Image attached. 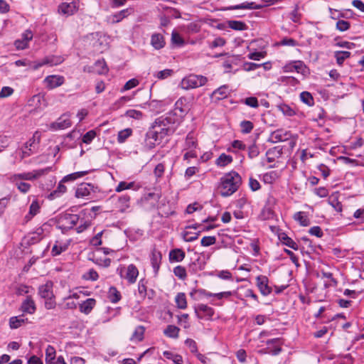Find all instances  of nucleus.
<instances>
[{
  "label": "nucleus",
  "instance_id": "1",
  "mask_svg": "<svg viewBox=\"0 0 364 364\" xmlns=\"http://www.w3.org/2000/svg\"><path fill=\"white\" fill-rule=\"evenodd\" d=\"M242 183L241 176L236 171H232L225 173L221 178L218 186L220 193L228 197L235 193Z\"/></svg>",
  "mask_w": 364,
  "mask_h": 364
},
{
  "label": "nucleus",
  "instance_id": "2",
  "mask_svg": "<svg viewBox=\"0 0 364 364\" xmlns=\"http://www.w3.org/2000/svg\"><path fill=\"white\" fill-rule=\"evenodd\" d=\"M207 77L203 75H190L181 81L183 89L188 90L201 87L207 82Z\"/></svg>",
  "mask_w": 364,
  "mask_h": 364
},
{
  "label": "nucleus",
  "instance_id": "3",
  "mask_svg": "<svg viewBox=\"0 0 364 364\" xmlns=\"http://www.w3.org/2000/svg\"><path fill=\"white\" fill-rule=\"evenodd\" d=\"M194 311L199 319L211 320L215 311L206 304H200L194 306Z\"/></svg>",
  "mask_w": 364,
  "mask_h": 364
},
{
  "label": "nucleus",
  "instance_id": "4",
  "mask_svg": "<svg viewBox=\"0 0 364 364\" xmlns=\"http://www.w3.org/2000/svg\"><path fill=\"white\" fill-rule=\"evenodd\" d=\"M282 341L280 338H273L268 340L267 344L268 347L264 350H261L260 353H269L272 355H277L282 351Z\"/></svg>",
  "mask_w": 364,
  "mask_h": 364
},
{
  "label": "nucleus",
  "instance_id": "5",
  "mask_svg": "<svg viewBox=\"0 0 364 364\" xmlns=\"http://www.w3.org/2000/svg\"><path fill=\"white\" fill-rule=\"evenodd\" d=\"M256 282L257 286L263 296H267L272 293V289L269 286V279L266 276H257L256 277Z\"/></svg>",
  "mask_w": 364,
  "mask_h": 364
},
{
  "label": "nucleus",
  "instance_id": "6",
  "mask_svg": "<svg viewBox=\"0 0 364 364\" xmlns=\"http://www.w3.org/2000/svg\"><path fill=\"white\" fill-rule=\"evenodd\" d=\"M60 220L65 228L72 229L78 223L80 217L75 214L66 213Z\"/></svg>",
  "mask_w": 364,
  "mask_h": 364
},
{
  "label": "nucleus",
  "instance_id": "7",
  "mask_svg": "<svg viewBox=\"0 0 364 364\" xmlns=\"http://www.w3.org/2000/svg\"><path fill=\"white\" fill-rule=\"evenodd\" d=\"M77 10L76 1L63 2L58 6V11L66 16L73 15Z\"/></svg>",
  "mask_w": 364,
  "mask_h": 364
},
{
  "label": "nucleus",
  "instance_id": "8",
  "mask_svg": "<svg viewBox=\"0 0 364 364\" xmlns=\"http://www.w3.org/2000/svg\"><path fill=\"white\" fill-rule=\"evenodd\" d=\"M176 122V117L171 113L168 116H161L156 119L154 122V124L159 125L163 127H173V124Z\"/></svg>",
  "mask_w": 364,
  "mask_h": 364
},
{
  "label": "nucleus",
  "instance_id": "9",
  "mask_svg": "<svg viewBox=\"0 0 364 364\" xmlns=\"http://www.w3.org/2000/svg\"><path fill=\"white\" fill-rule=\"evenodd\" d=\"M45 82L49 89H53L64 83V77L60 75H50L46 77Z\"/></svg>",
  "mask_w": 364,
  "mask_h": 364
},
{
  "label": "nucleus",
  "instance_id": "10",
  "mask_svg": "<svg viewBox=\"0 0 364 364\" xmlns=\"http://www.w3.org/2000/svg\"><path fill=\"white\" fill-rule=\"evenodd\" d=\"M38 294L43 299L54 297L53 292V282H47L45 284L39 287Z\"/></svg>",
  "mask_w": 364,
  "mask_h": 364
},
{
  "label": "nucleus",
  "instance_id": "11",
  "mask_svg": "<svg viewBox=\"0 0 364 364\" xmlns=\"http://www.w3.org/2000/svg\"><path fill=\"white\" fill-rule=\"evenodd\" d=\"M161 259H162V255H161V252L154 249L151 252V266L153 267L155 276L157 275V274L159 272Z\"/></svg>",
  "mask_w": 364,
  "mask_h": 364
},
{
  "label": "nucleus",
  "instance_id": "12",
  "mask_svg": "<svg viewBox=\"0 0 364 364\" xmlns=\"http://www.w3.org/2000/svg\"><path fill=\"white\" fill-rule=\"evenodd\" d=\"M21 309L23 312L33 314L35 313L36 307L34 301L31 296H28L23 301Z\"/></svg>",
  "mask_w": 364,
  "mask_h": 364
},
{
  "label": "nucleus",
  "instance_id": "13",
  "mask_svg": "<svg viewBox=\"0 0 364 364\" xmlns=\"http://www.w3.org/2000/svg\"><path fill=\"white\" fill-rule=\"evenodd\" d=\"M282 148L280 146H274L268 149L266 152L267 161L274 162L276 159L279 158L282 154Z\"/></svg>",
  "mask_w": 364,
  "mask_h": 364
},
{
  "label": "nucleus",
  "instance_id": "14",
  "mask_svg": "<svg viewBox=\"0 0 364 364\" xmlns=\"http://www.w3.org/2000/svg\"><path fill=\"white\" fill-rule=\"evenodd\" d=\"M62 62V59L60 57H48L42 60L41 63H37L33 65V69L37 70L40 67L44 65H49L50 66L56 65L58 64H60Z\"/></svg>",
  "mask_w": 364,
  "mask_h": 364
},
{
  "label": "nucleus",
  "instance_id": "15",
  "mask_svg": "<svg viewBox=\"0 0 364 364\" xmlns=\"http://www.w3.org/2000/svg\"><path fill=\"white\" fill-rule=\"evenodd\" d=\"M96 304V300L92 298L86 299L79 306L80 311L85 314H89Z\"/></svg>",
  "mask_w": 364,
  "mask_h": 364
},
{
  "label": "nucleus",
  "instance_id": "16",
  "mask_svg": "<svg viewBox=\"0 0 364 364\" xmlns=\"http://www.w3.org/2000/svg\"><path fill=\"white\" fill-rule=\"evenodd\" d=\"M186 256L185 252L181 249H173L169 252V260L171 262H179L184 259Z\"/></svg>",
  "mask_w": 364,
  "mask_h": 364
},
{
  "label": "nucleus",
  "instance_id": "17",
  "mask_svg": "<svg viewBox=\"0 0 364 364\" xmlns=\"http://www.w3.org/2000/svg\"><path fill=\"white\" fill-rule=\"evenodd\" d=\"M93 186L90 183H82L76 190L77 198H82L89 196L92 191Z\"/></svg>",
  "mask_w": 364,
  "mask_h": 364
},
{
  "label": "nucleus",
  "instance_id": "18",
  "mask_svg": "<svg viewBox=\"0 0 364 364\" xmlns=\"http://www.w3.org/2000/svg\"><path fill=\"white\" fill-rule=\"evenodd\" d=\"M228 87L227 85L220 86L213 92L211 97L215 100H220L228 97Z\"/></svg>",
  "mask_w": 364,
  "mask_h": 364
},
{
  "label": "nucleus",
  "instance_id": "19",
  "mask_svg": "<svg viewBox=\"0 0 364 364\" xmlns=\"http://www.w3.org/2000/svg\"><path fill=\"white\" fill-rule=\"evenodd\" d=\"M139 275V271L134 264H129L127 267V271L125 278L128 280V282L131 284H133L136 282V278Z\"/></svg>",
  "mask_w": 364,
  "mask_h": 364
},
{
  "label": "nucleus",
  "instance_id": "20",
  "mask_svg": "<svg viewBox=\"0 0 364 364\" xmlns=\"http://www.w3.org/2000/svg\"><path fill=\"white\" fill-rule=\"evenodd\" d=\"M40 205L37 200H33L30 207H29V212L25 216V221L27 223L29 220H31V218L37 215L40 210Z\"/></svg>",
  "mask_w": 364,
  "mask_h": 364
},
{
  "label": "nucleus",
  "instance_id": "21",
  "mask_svg": "<svg viewBox=\"0 0 364 364\" xmlns=\"http://www.w3.org/2000/svg\"><path fill=\"white\" fill-rule=\"evenodd\" d=\"M190 296L194 300H199L203 297H211L213 296V294L207 291L205 289H199L192 290L190 293Z\"/></svg>",
  "mask_w": 364,
  "mask_h": 364
},
{
  "label": "nucleus",
  "instance_id": "22",
  "mask_svg": "<svg viewBox=\"0 0 364 364\" xmlns=\"http://www.w3.org/2000/svg\"><path fill=\"white\" fill-rule=\"evenodd\" d=\"M146 139H152L154 140L153 142L150 141V147L152 148L154 146L156 141H161L162 138L160 137V135L159 134L156 129L153 125L151 129L146 133Z\"/></svg>",
  "mask_w": 364,
  "mask_h": 364
},
{
  "label": "nucleus",
  "instance_id": "23",
  "mask_svg": "<svg viewBox=\"0 0 364 364\" xmlns=\"http://www.w3.org/2000/svg\"><path fill=\"white\" fill-rule=\"evenodd\" d=\"M264 7V5L257 4L255 2H243L242 4L235 5L232 7L233 9H259Z\"/></svg>",
  "mask_w": 364,
  "mask_h": 364
},
{
  "label": "nucleus",
  "instance_id": "24",
  "mask_svg": "<svg viewBox=\"0 0 364 364\" xmlns=\"http://www.w3.org/2000/svg\"><path fill=\"white\" fill-rule=\"evenodd\" d=\"M55 355L56 351L55 348L50 345H48L46 349V363L55 364Z\"/></svg>",
  "mask_w": 364,
  "mask_h": 364
},
{
  "label": "nucleus",
  "instance_id": "25",
  "mask_svg": "<svg viewBox=\"0 0 364 364\" xmlns=\"http://www.w3.org/2000/svg\"><path fill=\"white\" fill-rule=\"evenodd\" d=\"M92 69L93 72L99 75L105 74L108 71V68L104 60H97L92 67Z\"/></svg>",
  "mask_w": 364,
  "mask_h": 364
},
{
  "label": "nucleus",
  "instance_id": "26",
  "mask_svg": "<svg viewBox=\"0 0 364 364\" xmlns=\"http://www.w3.org/2000/svg\"><path fill=\"white\" fill-rule=\"evenodd\" d=\"M9 179L11 182L14 183L17 180H28V181L35 180V176H33V172H28V173L14 174L10 177Z\"/></svg>",
  "mask_w": 364,
  "mask_h": 364
},
{
  "label": "nucleus",
  "instance_id": "27",
  "mask_svg": "<svg viewBox=\"0 0 364 364\" xmlns=\"http://www.w3.org/2000/svg\"><path fill=\"white\" fill-rule=\"evenodd\" d=\"M151 45L156 49L162 48L165 45L164 36L159 33L153 34L151 36Z\"/></svg>",
  "mask_w": 364,
  "mask_h": 364
},
{
  "label": "nucleus",
  "instance_id": "28",
  "mask_svg": "<svg viewBox=\"0 0 364 364\" xmlns=\"http://www.w3.org/2000/svg\"><path fill=\"white\" fill-rule=\"evenodd\" d=\"M163 355L166 359L172 360L173 364H183V358L179 354L166 350L163 353Z\"/></svg>",
  "mask_w": 364,
  "mask_h": 364
},
{
  "label": "nucleus",
  "instance_id": "29",
  "mask_svg": "<svg viewBox=\"0 0 364 364\" xmlns=\"http://www.w3.org/2000/svg\"><path fill=\"white\" fill-rule=\"evenodd\" d=\"M294 218L295 220L298 221L301 226L306 227L310 225V220L304 212L299 211L296 213L294 215Z\"/></svg>",
  "mask_w": 364,
  "mask_h": 364
},
{
  "label": "nucleus",
  "instance_id": "30",
  "mask_svg": "<svg viewBox=\"0 0 364 364\" xmlns=\"http://www.w3.org/2000/svg\"><path fill=\"white\" fill-rule=\"evenodd\" d=\"M180 328L174 325H168L164 329V333L165 336L172 338H177L178 337V333Z\"/></svg>",
  "mask_w": 364,
  "mask_h": 364
},
{
  "label": "nucleus",
  "instance_id": "31",
  "mask_svg": "<svg viewBox=\"0 0 364 364\" xmlns=\"http://www.w3.org/2000/svg\"><path fill=\"white\" fill-rule=\"evenodd\" d=\"M290 135L291 134L289 132L282 129H277L272 133V136L276 141H282L287 140Z\"/></svg>",
  "mask_w": 364,
  "mask_h": 364
},
{
  "label": "nucleus",
  "instance_id": "32",
  "mask_svg": "<svg viewBox=\"0 0 364 364\" xmlns=\"http://www.w3.org/2000/svg\"><path fill=\"white\" fill-rule=\"evenodd\" d=\"M280 240L289 247L293 250H298L299 247L296 242H294L291 238L287 236L285 233H282L279 236Z\"/></svg>",
  "mask_w": 364,
  "mask_h": 364
},
{
  "label": "nucleus",
  "instance_id": "33",
  "mask_svg": "<svg viewBox=\"0 0 364 364\" xmlns=\"http://www.w3.org/2000/svg\"><path fill=\"white\" fill-rule=\"evenodd\" d=\"M130 198L127 195H123L118 199L117 206L119 211L124 212L129 207Z\"/></svg>",
  "mask_w": 364,
  "mask_h": 364
},
{
  "label": "nucleus",
  "instance_id": "34",
  "mask_svg": "<svg viewBox=\"0 0 364 364\" xmlns=\"http://www.w3.org/2000/svg\"><path fill=\"white\" fill-rule=\"evenodd\" d=\"M108 298L112 303H117L121 299V294L114 287H111L108 291Z\"/></svg>",
  "mask_w": 364,
  "mask_h": 364
},
{
  "label": "nucleus",
  "instance_id": "35",
  "mask_svg": "<svg viewBox=\"0 0 364 364\" xmlns=\"http://www.w3.org/2000/svg\"><path fill=\"white\" fill-rule=\"evenodd\" d=\"M154 126L156 129L159 134L160 135V137L162 139H164L166 136H169V135L172 134L175 131L174 127H170V128L163 127L159 125L154 124Z\"/></svg>",
  "mask_w": 364,
  "mask_h": 364
},
{
  "label": "nucleus",
  "instance_id": "36",
  "mask_svg": "<svg viewBox=\"0 0 364 364\" xmlns=\"http://www.w3.org/2000/svg\"><path fill=\"white\" fill-rule=\"evenodd\" d=\"M232 161V157L225 154H222L217 159L215 164L220 167H224Z\"/></svg>",
  "mask_w": 364,
  "mask_h": 364
},
{
  "label": "nucleus",
  "instance_id": "37",
  "mask_svg": "<svg viewBox=\"0 0 364 364\" xmlns=\"http://www.w3.org/2000/svg\"><path fill=\"white\" fill-rule=\"evenodd\" d=\"M175 301L178 309H185L187 307V301L184 293H178L176 296Z\"/></svg>",
  "mask_w": 364,
  "mask_h": 364
},
{
  "label": "nucleus",
  "instance_id": "38",
  "mask_svg": "<svg viewBox=\"0 0 364 364\" xmlns=\"http://www.w3.org/2000/svg\"><path fill=\"white\" fill-rule=\"evenodd\" d=\"M88 173H89V171H87L75 172V173H73L65 176L62 179V181L63 182L73 181L77 179L78 178L85 176Z\"/></svg>",
  "mask_w": 364,
  "mask_h": 364
},
{
  "label": "nucleus",
  "instance_id": "39",
  "mask_svg": "<svg viewBox=\"0 0 364 364\" xmlns=\"http://www.w3.org/2000/svg\"><path fill=\"white\" fill-rule=\"evenodd\" d=\"M144 331H145V328H144V326H137L135 328V330L131 337V340L132 341H142L144 338Z\"/></svg>",
  "mask_w": 364,
  "mask_h": 364
},
{
  "label": "nucleus",
  "instance_id": "40",
  "mask_svg": "<svg viewBox=\"0 0 364 364\" xmlns=\"http://www.w3.org/2000/svg\"><path fill=\"white\" fill-rule=\"evenodd\" d=\"M350 56V53L348 51H336L334 53V57L336 59V62L339 65H341L344 60Z\"/></svg>",
  "mask_w": 364,
  "mask_h": 364
},
{
  "label": "nucleus",
  "instance_id": "41",
  "mask_svg": "<svg viewBox=\"0 0 364 364\" xmlns=\"http://www.w3.org/2000/svg\"><path fill=\"white\" fill-rule=\"evenodd\" d=\"M64 182H63L62 181L60 182V183L58 184L57 188L53 191V192H51L48 196V198L50 199H53L55 198V197H58L60 196L61 194L65 193L66 190H67V188L65 185H63Z\"/></svg>",
  "mask_w": 364,
  "mask_h": 364
},
{
  "label": "nucleus",
  "instance_id": "42",
  "mask_svg": "<svg viewBox=\"0 0 364 364\" xmlns=\"http://www.w3.org/2000/svg\"><path fill=\"white\" fill-rule=\"evenodd\" d=\"M132 134V130L127 128L118 132L117 141L120 144L124 143Z\"/></svg>",
  "mask_w": 364,
  "mask_h": 364
},
{
  "label": "nucleus",
  "instance_id": "43",
  "mask_svg": "<svg viewBox=\"0 0 364 364\" xmlns=\"http://www.w3.org/2000/svg\"><path fill=\"white\" fill-rule=\"evenodd\" d=\"M171 42L173 45L181 47L184 45V40L183 38L180 36V34L176 31H173L171 34Z\"/></svg>",
  "mask_w": 364,
  "mask_h": 364
},
{
  "label": "nucleus",
  "instance_id": "44",
  "mask_svg": "<svg viewBox=\"0 0 364 364\" xmlns=\"http://www.w3.org/2000/svg\"><path fill=\"white\" fill-rule=\"evenodd\" d=\"M173 274L181 280H185L187 277L186 269L184 267L178 265L173 269Z\"/></svg>",
  "mask_w": 364,
  "mask_h": 364
},
{
  "label": "nucleus",
  "instance_id": "45",
  "mask_svg": "<svg viewBox=\"0 0 364 364\" xmlns=\"http://www.w3.org/2000/svg\"><path fill=\"white\" fill-rule=\"evenodd\" d=\"M277 107L285 116L292 117L296 114L295 111L288 105L282 104L278 105Z\"/></svg>",
  "mask_w": 364,
  "mask_h": 364
},
{
  "label": "nucleus",
  "instance_id": "46",
  "mask_svg": "<svg viewBox=\"0 0 364 364\" xmlns=\"http://www.w3.org/2000/svg\"><path fill=\"white\" fill-rule=\"evenodd\" d=\"M329 204L337 211H342V204L338 201L337 196L335 195H331L328 198Z\"/></svg>",
  "mask_w": 364,
  "mask_h": 364
},
{
  "label": "nucleus",
  "instance_id": "47",
  "mask_svg": "<svg viewBox=\"0 0 364 364\" xmlns=\"http://www.w3.org/2000/svg\"><path fill=\"white\" fill-rule=\"evenodd\" d=\"M196 140L193 137V134L189 133L186 139L185 149H194L196 147Z\"/></svg>",
  "mask_w": 364,
  "mask_h": 364
},
{
  "label": "nucleus",
  "instance_id": "48",
  "mask_svg": "<svg viewBox=\"0 0 364 364\" xmlns=\"http://www.w3.org/2000/svg\"><path fill=\"white\" fill-rule=\"evenodd\" d=\"M241 132L243 134H249L254 128L253 123L248 120H244L240 122Z\"/></svg>",
  "mask_w": 364,
  "mask_h": 364
},
{
  "label": "nucleus",
  "instance_id": "49",
  "mask_svg": "<svg viewBox=\"0 0 364 364\" xmlns=\"http://www.w3.org/2000/svg\"><path fill=\"white\" fill-rule=\"evenodd\" d=\"M201 231H198L196 233H192L188 230L183 232V238L186 242H193L198 239Z\"/></svg>",
  "mask_w": 364,
  "mask_h": 364
},
{
  "label": "nucleus",
  "instance_id": "50",
  "mask_svg": "<svg viewBox=\"0 0 364 364\" xmlns=\"http://www.w3.org/2000/svg\"><path fill=\"white\" fill-rule=\"evenodd\" d=\"M173 73V70L171 69H165L164 70H161L156 74H154V77H157L159 80H164L167 77L172 75Z\"/></svg>",
  "mask_w": 364,
  "mask_h": 364
},
{
  "label": "nucleus",
  "instance_id": "51",
  "mask_svg": "<svg viewBox=\"0 0 364 364\" xmlns=\"http://www.w3.org/2000/svg\"><path fill=\"white\" fill-rule=\"evenodd\" d=\"M301 100L308 105L314 104V98L312 95L308 92H302L300 94Z\"/></svg>",
  "mask_w": 364,
  "mask_h": 364
},
{
  "label": "nucleus",
  "instance_id": "52",
  "mask_svg": "<svg viewBox=\"0 0 364 364\" xmlns=\"http://www.w3.org/2000/svg\"><path fill=\"white\" fill-rule=\"evenodd\" d=\"M216 242L215 236H205L201 239L200 244L203 247H208Z\"/></svg>",
  "mask_w": 364,
  "mask_h": 364
},
{
  "label": "nucleus",
  "instance_id": "53",
  "mask_svg": "<svg viewBox=\"0 0 364 364\" xmlns=\"http://www.w3.org/2000/svg\"><path fill=\"white\" fill-rule=\"evenodd\" d=\"M56 125L58 129H64L71 126V121L68 118H63L60 117L58 119V122L56 123Z\"/></svg>",
  "mask_w": 364,
  "mask_h": 364
},
{
  "label": "nucleus",
  "instance_id": "54",
  "mask_svg": "<svg viewBox=\"0 0 364 364\" xmlns=\"http://www.w3.org/2000/svg\"><path fill=\"white\" fill-rule=\"evenodd\" d=\"M139 85V80L135 79V78H133V79H131L129 80H128L125 84L123 86V87L122 88L121 90V92H124V91H127V90H129L133 87H136L137 85Z\"/></svg>",
  "mask_w": 364,
  "mask_h": 364
},
{
  "label": "nucleus",
  "instance_id": "55",
  "mask_svg": "<svg viewBox=\"0 0 364 364\" xmlns=\"http://www.w3.org/2000/svg\"><path fill=\"white\" fill-rule=\"evenodd\" d=\"M95 131L90 130L83 135L82 141L83 143L88 144L91 143V141L95 139Z\"/></svg>",
  "mask_w": 364,
  "mask_h": 364
},
{
  "label": "nucleus",
  "instance_id": "56",
  "mask_svg": "<svg viewBox=\"0 0 364 364\" xmlns=\"http://www.w3.org/2000/svg\"><path fill=\"white\" fill-rule=\"evenodd\" d=\"M134 186V182L127 183L125 181H121L117 186L115 191L117 192H121L124 190L130 189Z\"/></svg>",
  "mask_w": 364,
  "mask_h": 364
},
{
  "label": "nucleus",
  "instance_id": "57",
  "mask_svg": "<svg viewBox=\"0 0 364 364\" xmlns=\"http://www.w3.org/2000/svg\"><path fill=\"white\" fill-rule=\"evenodd\" d=\"M244 103L253 108H257L259 107L258 100L255 97H249L245 99Z\"/></svg>",
  "mask_w": 364,
  "mask_h": 364
},
{
  "label": "nucleus",
  "instance_id": "58",
  "mask_svg": "<svg viewBox=\"0 0 364 364\" xmlns=\"http://www.w3.org/2000/svg\"><path fill=\"white\" fill-rule=\"evenodd\" d=\"M24 322L23 318H18L16 316L11 317L9 320L11 328H17Z\"/></svg>",
  "mask_w": 364,
  "mask_h": 364
},
{
  "label": "nucleus",
  "instance_id": "59",
  "mask_svg": "<svg viewBox=\"0 0 364 364\" xmlns=\"http://www.w3.org/2000/svg\"><path fill=\"white\" fill-rule=\"evenodd\" d=\"M67 249V246L59 245L57 242L53 245L51 250V254L53 256H57L60 255L63 252L65 251Z\"/></svg>",
  "mask_w": 364,
  "mask_h": 364
},
{
  "label": "nucleus",
  "instance_id": "60",
  "mask_svg": "<svg viewBox=\"0 0 364 364\" xmlns=\"http://www.w3.org/2000/svg\"><path fill=\"white\" fill-rule=\"evenodd\" d=\"M125 115L127 117L134 118L136 119H139L142 117V112L135 109H129L126 112Z\"/></svg>",
  "mask_w": 364,
  "mask_h": 364
},
{
  "label": "nucleus",
  "instance_id": "61",
  "mask_svg": "<svg viewBox=\"0 0 364 364\" xmlns=\"http://www.w3.org/2000/svg\"><path fill=\"white\" fill-rule=\"evenodd\" d=\"M265 55H266V52L259 51V52L250 53L248 54L247 57L251 60H259L261 58H264Z\"/></svg>",
  "mask_w": 364,
  "mask_h": 364
},
{
  "label": "nucleus",
  "instance_id": "62",
  "mask_svg": "<svg viewBox=\"0 0 364 364\" xmlns=\"http://www.w3.org/2000/svg\"><path fill=\"white\" fill-rule=\"evenodd\" d=\"M259 154V148L257 145L252 144L248 149V156L250 158L253 159L257 156Z\"/></svg>",
  "mask_w": 364,
  "mask_h": 364
},
{
  "label": "nucleus",
  "instance_id": "63",
  "mask_svg": "<svg viewBox=\"0 0 364 364\" xmlns=\"http://www.w3.org/2000/svg\"><path fill=\"white\" fill-rule=\"evenodd\" d=\"M294 68L296 72L304 74L306 71V67L301 61H296L294 63Z\"/></svg>",
  "mask_w": 364,
  "mask_h": 364
},
{
  "label": "nucleus",
  "instance_id": "64",
  "mask_svg": "<svg viewBox=\"0 0 364 364\" xmlns=\"http://www.w3.org/2000/svg\"><path fill=\"white\" fill-rule=\"evenodd\" d=\"M85 279H90V280H92V281H96L97 280L98 277H99V275L97 274V272L93 269H90L87 273L86 274L84 275L83 277Z\"/></svg>",
  "mask_w": 364,
  "mask_h": 364
}]
</instances>
